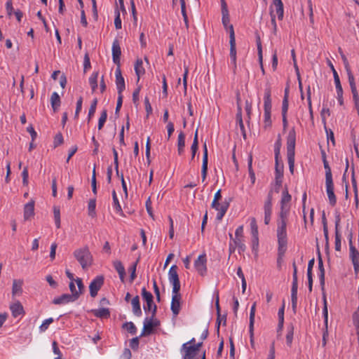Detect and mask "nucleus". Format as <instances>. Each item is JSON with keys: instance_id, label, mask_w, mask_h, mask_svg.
<instances>
[{"instance_id": "nucleus-1", "label": "nucleus", "mask_w": 359, "mask_h": 359, "mask_svg": "<svg viewBox=\"0 0 359 359\" xmlns=\"http://www.w3.org/2000/svg\"><path fill=\"white\" fill-rule=\"evenodd\" d=\"M296 143V133L294 128H292L287 137V157L290 171L292 173L294 165V149Z\"/></svg>"}, {"instance_id": "nucleus-2", "label": "nucleus", "mask_w": 359, "mask_h": 359, "mask_svg": "<svg viewBox=\"0 0 359 359\" xmlns=\"http://www.w3.org/2000/svg\"><path fill=\"white\" fill-rule=\"evenodd\" d=\"M74 256L83 269H88L93 264V256L87 246L74 250Z\"/></svg>"}, {"instance_id": "nucleus-3", "label": "nucleus", "mask_w": 359, "mask_h": 359, "mask_svg": "<svg viewBox=\"0 0 359 359\" xmlns=\"http://www.w3.org/2000/svg\"><path fill=\"white\" fill-rule=\"evenodd\" d=\"M157 307L156 305L154 306L153 311L151 312V316L150 318H146L144 321L143 330L140 334V337L150 334L153 329L158 327L160 325V321L155 318Z\"/></svg>"}, {"instance_id": "nucleus-4", "label": "nucleus", "mask_w": 359, "mask_h": 359, "mask_svg": "<svg viewBox=\"0 0 359 359\" xmlns=\"http://www.w3.org/2000/svg\"><path fill=\"white\" fill-rule=\"evenodd\" d=\"M346 70L348 75L349 85L351 89V93L353 94V100L354 102L355 107L357 110L358 116H359V95L356 88L355 79L351 70L349 64L346 65Z\"/></svg>"}, {"instance_id": "nucleus-5", "label": "nucleus", "mask_w": 359, "mask_h": 359, "mask_svg": "<svg viewBox=\"0 0 359 359\" xmlns=\"http://www.w3.org/2000/svg\"><path fill=\"white\" fill-rule=\"evenodd\" d=\"M290 213L286 211H280L277 220V237H287V224Z\"/></svg>"}, {"instance_id": "nucleus-6", "label": "nucleus", "mask_w": 359, "mask_h": 359, "mask_svg": "<svg viewBox=\"0 0 359 359\" xmlns=\"http://www.w3.org/2000/svg\"><path fill=\"white\" fill-rule=\"evenodd\" d=\"M168 280L172 285V293H177L180 290V282L177 273V266L172 265L168 271Z\"/></svg>"}, {"instance_id": "nucleus-7", "label": "nucleus", "mask_w": 359, "mask_h": 359, "mask_svg": "<svg viewBox=\"0 0 359 359\" xmlns=\"http://www.w3.org/2000/svg\"><path fill=\"white\" fill-rule=\"evenodd\" d=\"M349 257L353 265L355 273L357 274L359 272V252L353 244L352 234L351 233L349 238Z\"/></svg>"}, {"instance_id": "nucleus-8", "label": "nucleus", "mask_w": 359, "mask_h": 359, "mask_svg": "<svg viewBox=\"0 0 359 359\" xmlns=\"http://www.w3.org/2000/svg\"><path fill=\"white\" fill-rule=\"evenodd\" d=\"M104 284V277L102 276H97L90 283L89 290L90 294L92 297H95L98 291L100 290Z\"/></svg>"}, {"instance_id": "nucleus-9", "label": "nucleus", "mask_w": 359, "mask_h": 359, "mask_svg": "<svg viewBox=\"0 0 359 359\" xmlns=\"http://www.w3.org/2000/svg\"><path fill=\"white\" fill-rule=\"evenodd\" d=\"M206 262L207 259L205 254L199 255L197 259L194 262V267L196 270L202 276H204L207 273Z\"/></svg>"}, {"instance_id": "nucleus-10", "label": "nucleus", "mask_w": 359, "mask_h": 359, "mask_svg": "<svg viewBox=\"0 0 359 359\" xmlns=\"http://www.w3.org/2000/svg\"><path fill=\"white\" fill-rule=\"evenodd\" d=\"M181 301L182 296L180 292L177 293H172V301L170 305V309L174 316H177L181 309Z\"/></svg>"}, {"instance_id": "nucleus-11", "label": "nucleus", "mask_w": 359, "mask_h": 359, "mask_svg": "<svg viewBox=\"0 0 359 359\" xmlns=\"http://www.w3.org/2000/svg\"><path fill=\"white\" fill-rule=\"evenodd\" d=\"M142 296L143 299L146 302V304L144 305L143 308L144 311H153L154 306V297L150 292H148L145 287L142 289Z\"/></svg>"}, {"instance_id": "nucleus-12", "label": "nucleus", "mask_w": 359, "mask_h": 359, "mask_svg": "<svg viewBox=\"0 0 359 359\" xmlns=\"http://www.w3.org/2000/svg\"><path fill=\"white\" fill-rule=\"evenodd\" d=\"M325 187L329 203L332 206H334L337 203V198L334 192L333 180H325Z\"/></svg>"}, {"instance_id": "nucleus-13", "label": "nucleus", "mask_w": 359, "mask_h": 359, "mask_svg": "<svg viewBox=\"0 0 359 359\" xmlns=\"http://www.w3.org/2000/svg\"><path fill=\"white\" fill-rule=\"evenodd\" d=\"M180 351L182 353L183 359H194L198 353L194 346H188V343L182 344Z\"/></svg>"}, {"instance_id": "nucleus-14", "label": "nucleus", "mask_w": 359, "mask_h": 359, "mask_svg": "<svg viewBox=\"0 0 359 359\" xmlns=\"http://www.w3.org/2000/svg\"><path fill=\"white\" fill-rule=\"evenodd\" d=\"M291 201V196L285 189L282 193V198L280 200V211H286V213H290Z\"/></svg>"}, {"instance_id": "nucleus-15", "label": "nucleus", "mask_w": 359, "mask_h": 359, "mask_svg": "<svg viewBox=\"0 0 359 359\" xmlns=\"http://www.w3.org/2000/svg\"><path fill=\"white\" fill-rule=\"evenodd\" d=\"M78 299V294H64L53 300L54 304H65L76 301Z\"/></svg>"}, {"instance_id": "nucleus-16", "label": "nucleus", "mask_w": 359, "mask_h": 359, "mask_svg": "<svg viewBox=\"0 0 359 359\" xmlns=\"http://www.w3.org/2000/svg\"><path fill=\"white\" fill-rule=\"evenodd\" d=\"M112 60L113 62L118 66L120 67V57L121 55V50L119 42L117 39H115L112 43Z\"/></svg>"}, {"instance_id": "nucleus-17", "label": "nucleus", "mask_w": 359, "mask_h": 359, "mask_svg": "<svg viewBox=\"0 0 359 359\" xmlns=\"http://www.w3.org/2000/svg\"><path fill=\"white\" fill-rule=\"evenodd\" d=\"M115 76H116V85L118 90V94H122L123 91L125 90V80L121 74V71L120 67H117L115 71Z\"/></svg>"}, {"instance_id": "nucleus-18", "label": "nucleus", "mask_w": 359, "mask_h": 359, "mask_svg": "<svg viewBox=\"0 0 359 359\" xmlns=\"http://www.w3.org/2000/svg\"><path fill=\"white\" fill-rule=\"evenodd\" d=\"M229 206V203L227 201H224L222 203H219V201H217V205L215 206H211L212 208L215 209L217 211V219L222 220L224 215L226 214Z\"/></svg>"}, {"instance_id": "nucleus-19", "label": "nucleus", "mask_w": 359, "mask_h": 359, "mask_svg": "<svg viewBox=\"0 0 359 359\" xmlns=\"http://www.w3.org/2000/svg\"><path fill=\"white\" fill-rule=\"evenodd\" d=\"M208 154L206 144L203 145V163L201 169V177L202 181L204 182L207 177L208 173Z\"/></svg>"}, {"instance_id": "nucleus-20", "label": "nucleus", "mask_w": 359, "mask_h": 359, "mask_svg": "<svg viewBox=\"0 0 359 359\" xmlns=\"http://www.w3.org/2000/svg\"><path fill=\"white\" fill-rule=\"evenodd\" d=\"M334 81L336 86L337 99L340 105L344 104L343 100V89L340 83L339 76L337 71H334Z\"/></svg>"}, {"instance_id": "nucleus-21", "label": "nucleus", "mask_w": 359, "mask_h": 359, "mask_svg": "<svg viewBox=\"0 0 359 359\" xmlns=\"http://www.w3.org/2000/svg\"><path fill=\"white\" fill-rule=\"evenodd\" d=\"M230 57H236L235 33L233 25L229 26Z\"/></svg>"}, {"instance_id": "nucleus-22", "label": "nucleus", "mask_w": 359, "mask_h": 359, "mask_svg": "<svg viewBox=\"0 0 359 359\" xmlns=\"http://www.w3.org/2000/svg\"><path fill=\"white\" fill-rule=\"evenodd\" d=\"M324 305L323 309V314L324 317V321H325V330L323 332V346H325L326 344V337L328 336L327 332V320H328V311H327V301L325 297H324Z\"/></svg>"}, {"instance_id": "nucleus-23", "label": "nucleus", "mask_w": 359, "mask_h": 359, "mask_svg": "<svg viewBox=\"0 0 359 359\" xmlns=\"http://www.w3.org/2000/svg\"><path fill=\"white\" fill-rule=\"evenodd\" d=\"M283 176V165H279V162L278 161V164L276 163V184L277 188L276 189V191H279V188L282 184V178Z\"/></svg>"}, {"instance_id": "nucleus-24", "label": "nucleus", "mask_w": 359, "mask_h": 359, "mask_svg": "<svg viewBox=\"0 0 359 359\" xmlns=\"http://www.w3.org/2000/svg\"><path fill=\"white\" fill-rule=\"evenodd\" d=\"M34 214V201H31L24 207V218L25 220L29 219Z\"/></svg>"}, {"instance_id": "nucleus-25", "label": "nucleus", "mask_w": 359, "mask_h": 359, "mask_svg": "<svg viewBox=\"0 0 359 359\" xmlns=\"http://www.w3.org/2000/svg\"><path fill=\"white\" fill-rule=\"evenodd\" d=\"M10 309L14 318H17L18 316L24 313L23 306L19 301H17L16 302L11 304L10 306Z\"/></svg>"}, {"instance_id": "nucleus-26", "label": "nucleus", "mask_w": 359, "mask_h": 359, "mask_svg": "<svg viewBox=\"0 0 359 359\" xmlns=\"http://www.w3.org/2000/svg\"><path fill=\"white\" fill-rule=\"evenodd\" d=\"M271 90L269 88H266L264 92V112H271Z\"/></svg>"}, {"instance_id": "nucleus-27", "label": "nucleus", "mask_w": 359, "mask_h": 359, "mask_svg": "<svg viewBox=\"0 0 359 359\" xmlns=\"http://www.w3.org/2000/svg\"><path fill=\"white\" fill-rule=\"evenodd\" d=\"M240 101H241V98L238 95V97H237L238 113L236 114V118L238 122L239 127L242 131L243 135L244 138H245L246 135H245L244 124H243V119H242V109H241V107L240 106Z\"/></svg>"}, {"instance_id": "nucleus-28", "label": "nucleus", "mask_w": 359, "mask_h": 359, "mask_svg": "<svg viewBox=\"0 0 359 359\" xmlns=\"http://www.w3.org/2000/svg\"><path fill=\"white\" fill-rule=\"evenodd\" d=\"M340 222L339 215H337L335 221V250L339 251L341 250V235L338 231V226Z\"/></svg>"}, {"instance_id": "nucleus-29", "label": "nucleus", "mask_w": 359, "mask_h": 359, "mask_svg": "<svg viewBox=\"0 0 359 359\" xmlns=\"http://www.w3.org/2000/svg\"><path fill=\"white\" fill-rule=\"evenodd\" d=\"M276 8V13L278 15V19L282 20L284 15L283 4L281 0L273 1V5Z\"/></svg>"}, {"instance_id": "nucleus-30", "label": "nucleus", "mask_w": 359, "mask_h": 359, "mask_svg": "<svg viewBox=\"0 0 359 359\" xmlns=\"http://www.w3.org/2000/svg\"><path fill=\"white\" fill-rule=\"evenodd\" d=\"M135 72L137 76V82H139L140 76L145 74V69L143 67V61L142 59H137L135 64Z\"/></svg>"}, {"instance_id": "nucleus-31", "label": "nucleus", "mask_w": 359, "mask_h": 359, "mask_svg": "<svg viewBox=\"0 0 359 359\" xmlns=\"http://www.w3.org/2000/svg\"><path fill=\"white\" fill-rule=\"evenodd\" d=\"M113 266H114V269H116V271L118 272V273L119 275L120 280L122 282H124L126 271H125V268H124L123 264L121 263V262L119 260H116L113 262Z\"/></svg>"}, {"instance_id": "nucleus-32", "label": "nucleus", "mask_w": 359, "mask_h": 359, "mask_svg": "<svg viewBox=\"0 0 359 359\" xmlns=\"http://www.w3.org/2000/svg\"><path fill=\"white\" fill-rule=\"evenodd\" d=\"M23 281L22 280H13L12 287V295H20L22 292Z\"/></svg>"}, {"instance_id": "nucleus-33", "label": "nucleus", "mask_w": 359, "mask_h": 359, "mask_svg": "<svg viewBox=\"0 0 359 359\" xmlns=\"http://www.w3.org/2000/svg\"><path fill=\"white\" fill-rule=\"evenodd\" d=\"M50 104H51L53 110L55 112L57 111L60 106V104H61L60 97L57 93L53 92L52 93L51 97H50Z\"/></svg>"}, {"instance_id": "nucleus-34", "label": "nucleus", "mask_w": 359, "mask_h": 359, "mask_svg": "<svg viewBox=\"0 0 359 359\" xmlns=\"http://www.w3.org/2000/svg\"><path fill=\"white\" fill-rule=\"evenodd\" d=\"M278 243V255L283 256L287 250V237H277Z\"/></svg>"}, {"instance_id": "nucleus-35", "label": "nucleus", "mask_w": 359, "mask_h": 359, "mask_svg": "<svg viewBox=\"0 0 359 359\" xmlns=\"http://www.w3.org/2000/svg\"><path fill=\"white\" fill-rule=\"evenodd\" d=\"M133 306V312L136 316H140L142 315V310L140 307V298L138 296H135L131 301Z\"/></svg>"}, {"instance_id": "nucleus-36", "label": "nucleus", "mask_w": 359, "mask_h": 359, "mask_svg": "<svg viewBox=\"0 0 359 359\" xmlns=\"http://www.w3.org/2000/svg\"><path fill=\"white\" fill-rule=\"evenodd\" d=\"M185 135L183 132H180L177 139V151L179 155H182L184 151Z\"/></svg>"}, {"instance_id": "nucleus-37", "label": "nucleus", "mask_w": 359, "mask_h": 359, "mask_svg": "<svg viewBox=\"0 0 359 359\" xmlns=\"http://www.w3.org/2000/svg\"><path fill=\"white\" fill-rule=\"evenodd\" d=\"M215 306L217 310V321H216V326H217V334L219 332V318L221 317L220 313V306H219V292H216L215 294Z\"/></svg>"}, {"instance_id": "nucleus-38", "label": "nucleus", "mask_w": 359, "mask_h": 359, "mask_svg": "<svg viewBox=\"0 0 359 359\" xmlns=\"http://www.w3.org/2000/svg\"><path fill=\"white\" fill-rule=\"evenodd\" d=\"M93 314L100 318H107L110 316V312L108 309L101 308L93 311Z\"/></svg>"}, {"instance_id": "nucleus-39", "label": "nucleus", "mask_w": 359, "mask_h": 359, "mask_svg": "<svg viewBox=\"0 0 359 359\" xmlns=\"http://www.w3.org/2000/svg\"><path fill=\"white\" fill-rule=\"evenodd\" d=\"M264 214H272V191H269L264 205Z\"/></svg>"}, {"instance_id": "nucleus-40", "label": "nucleus", "mask_w": 359, "mask_h": 359, "mask_svg": "<svg viewBox=\"0 0 359 359\" xmlns=\"http://www.w3.org/2000/svg\"><path fill=\"white\" fill-rule=\"evenodd\" d=\"M232 243L238 248V252L240 254L241 252H243L245 250V245L244 243V238H243L235 237L233 239V242Z\"/></svg>"}, {"instance_id": "nucleus-41", "label": "nucleus", "mask_w": 359, "mask_h": 359, "mask_svg": "<svg viewBox=\"0 0 359 359\" xmlns=\"http://www.w3.org/2000/svg\"><path fill=\"white\" fill-rule=\"evenodd\" d=\"M96 200L95 198L90 199L88 205V215L93 218L96 217Z\"/></svg>"}, {"instance_id": "nucleus-42", "label": "nucleus", "mask_w": 359, "mask_h": 359, "mask_svg": "<svg viewBox=\"0 0 359 359\" xmlns=\"http://www.w3.org/2000/svg\"><path fill=\"white\" fill-rule=\"evenodd\" d=\"M281 146H282L281 137H280V135H278V139L274 144L275 160H276V164H278V160L279 158Z\"/></svg>"}, {"instance_id": "nucleus-43", "label": "nucleus", "mask_w": 359, "mask_h": 359, "mask_svg": "<svg viewBox=\"0 0 359 359\" xmlns=\"http://www.w3.org/2000/svg\"><path fill=\"white\" fill-rule=\"evenodd\" d=\"M269 14L271 17V24L272 26V32L274 35L277 34V25L276 22V15L274 14L273 8L272 6H270L269 8Z\"/></svg>"}, {"instance_id": "nucleus-44", "label": "nucleus", "mask_w": 359, "mask_h": 359, "mask_svg": "<svg viewBox=\"0 0 359 359\" xmlns=\"http://www.w3.org/2000/svg\"><path fill=\"white\" fill-rule=\"evenodd\" d=\"M255 311H256V302H255L252 304V306H251V309H250V325H249V329H250V332H252V331H253Z\"/></svg>"}, {"instance_id": "nucleus-45", "label": "nucleus", "mask_w": 359, "mask_h": 359, "mask_svg": "<svg viewBox=\"0 0 359 359\" xmlns=\"http://www.w3.org/2000/svg\"><path fill=\"white\" fill-rule=\"evenodd\" d=\"M222 24L226 29H229V26L231 25H229L230 19H229L228 9H225V8H224L223 11H222Z\"/></svg>"}, {"instance_id": "nucleus-46", "label": "nucleus", "mask_w": 359, "mask_h": 359, "mask_svg": "<svg viewBox=\"0 0 359 359\" xmlns=\"http://www.w3.org/2000/svg\"><path fill=\"white\" fill-rule=\"evenodd\" d=\"M97 78L98 72H93L89 78V84L91 87L92 91L95 92L97 87Z\"/></svg>"}, {"instance_id": "nucleus-47", "label": "nucleus", "mask_w": 359, "mask_h": 359, "mask_svg": "<svg viewBox=\"0 0 359 359\" xmlns=\"http://www.w3.org/2000/svg\"><path fill=\"white\" fill-rule=\"evenodd\" d=\"M112 198H113V207L116 210V211L120 214L123 213V210L121 208V206L120 205V203L118 201V199L116 196V191L114 190L112 191Z\"/></svg>"}, {"instance_id": "nucleus-48", "label": "nucleus", "mask_w": 359, "mask_h": 359, "mask_svg": "<svg viewBox=\"0 0 359 359\" xmlns=\"http://www.w3.org/2000/svg\"><path fill=\"white\" fill-rule=\"evenodd\" d=\"M294 335V327L292 325H290L287 327V334H286V342L288 346H290L292 342Z\"/></svg>"}, {"instance_id": "nucleus-49", "label": "nucleus", "mask_w": 359, "mask_h": 359, "mask_svg": "<svg viewBox=\"0 0 359 359\" xmlns=\"http://www.w3.org/2000/svg\"><path fill=\"white\" fill-rule=\"evenodd\" d=\"M53 214L55 226L57 229H59L60 228V210L59 207H53Z\"/></svg>"}, {"instance_id": "nucleus-50", "label": "nucleus", "mask_w": 359, "mask_h": 359, "mask_svg": "<svg viewBox=\"0 0 359 359\" xmlns=\"http://www.w3.org/2000/svg\"><path fill=\"white\" fill-rule=\"evenodd\" d=\"M257 51H258V57H259V61L260 63L261 69H262L263 74H264V69L263 64H262V60H263L262 48V43H261L259 38L258 39V40L257 41Z\"/></svg>"}, {"instance_id": "nucleus-51", "label": "nucleus", "mask_w": 359, "mask_h": 359, "mask_svg": "<svg viewBox=\"0 0 359 359\" xmlns=\"http://www.w3.org/2000/svg\"><path fill=\"white\" fill-rule=\"evenodd\" d=\"M180 4H181V12L183 16V19L186 25V27H189V22H188V17L186 12V6H185V1L184 0H180Z\"/></svg>"}, {"instance_id": "nucleus-52", "label": "nucleus", "mask_w": 359, "mask_h": 359, "mask_svg": "<svg viewBox=\"0 0 359 359\" xmlns=\"http://www.w3.org/2000/svg\"><path fill=\"white\" fill-rule=\"evenodd\" d=\"M287 90H285V96L282 104V115H287L288 110V99H287Z\"/></svg>"}, {"instance_id": "nucleus-53", "label": "nucleus", "mask_w": 359, "mask_h": 359, "mask_svg": "<svg viewBox=\"0 0 359 359\" xmlns=\"http://www.w3.org/2000/svg\"><path fill=\"white\" fill-rule=\"evenodd\" d=\"M325 169V180H332V170L327 160L323 161Z\"/></svg>"}, {"instance_id": "nucleus-54", "label": "nucleus", "mask_w": 359, "mask_h": 359, "mask_svg": "<svg viewBox=\"0 0 359 359\" xmlns=\"http://www.w3.org/2000/svg\"><path fill=\"white\" fill-rule=\"evenodd\" d=\"M107 118V110H103L98 121V130H101Z\"/></svg>"}, {"instance_id": "nucleus-55", "label": "nucleus", "mask_w": 359, "mask_h": 359, "mask_svg": "<svg viewBox=\"0 0 359 359\" xmlns=\"http://www.w3.org/2000/svg\"><path fill=\"white\" fill-rule=\"evenodd\" d=\"M123 327L126 329L132 334H135L137 332V328L133 322L125 323L123 325Z\"/></svg>"}, {"instance_id": "nucleus-56", "label": "nucleus", "mask_w": 359, "mask_h": 359, "mask_svg": "<svg viewBox=\"0 0 359 359\" xmlns=\"http://www.w3.org/2000/svg\"><path fill=\"white\" fill-rule=\"evenodd\" d=\"M264 128L267 129L271 126V112H264Z\"/></svg>"}, {"instance_id": "nucleus-57", "label": "nucleus", "mask_w": 359, "mask_h": 359, "mask_svg": "<svg viewBox=\"0 0 359 359\" xmlns=\"http://www.w3.org/2000/svg\"><path fill=\"white\" fill-rule=\"evenodd\" d=\"M97 104V100L95 98L93 100L89 111H88V120H90L95 114Z\"/></svg>"}, {"instance_id": "nucleus-58", "label": "nucleus", "mask_w": 359, "mask_h": 359, "mask_svg": "<svg viewBox=\"0 0 359 359\" xmlns=\"http://www.w3.org/2000/svg\"><path fill=\"white\" fill-rule=\"evenodd\" d=\"M252 156H250L249 159H248V171H249V175L251 178L252 182L255 183V175L252 170Z\"/></svg>"}, {"instance_id": "nucleus-59", "label": "nucleus", "mask_w": 359, "mask_h": 359, "mask_svg": "<svg viewBox=\"0 0 359 359\" xmlns=\"http://www.w3.org/2000/svg\"><path fill=\"white\" fill-rule=\"evenodd\" d=\"M53 322V318H47L46 319L43 323L41 325V326L39 327V330H40V332H45L48 326Z\"/></svg>"}, {"instance_id": "nucleus-60", "label": "nucleus", "mask_w": 359, "mask_h": 359, "mask_svg": "<svg viewBox=\"0 0 359 359\" xmlns=\"http://www.w3.org/2000/svg\"><path fill=\"white\" fill-rule=\"evenodd\" d=\"M116 16L114 19V25L116 29H121V20L120 18V12L118 9L115 11Z\"/></svg>"}, {"instance_id": "nucleus-61", "label": "nucleus", "mask_w": 359, "mask_h": 359, "mask_svg": "<svg viewBox=\"0 0 359 359\" xmlns=\"http://www.w3.org/2000/svg\"><path fill=\"white\" fill-rule=\"evenodd\" d=\"M91 186H92V191H93V194H97V187H96L95 166H94L93 170Z\"/></svg>"}, {"instance_id": "nucleus-62", "label": "nucleus", "mask_w": 359, "mask_h": 359, "mask_svg": "<svg viewBox=\"0 0 359 359\" xmlns=\"http://www.w3.org/2000/svg\"><path fill=\"white\" fill-rule=\"evenodd\" d=\"M252 233L254 237H255L256 240L257 241V234H258V230H257V226L256 224V220L255 218L252 219L251 223H250Z\"/></svg>"}, {"instance_id": "nucleus-63", "label": "nucleus", "mask_w": 359, "mask_h": 359, "mask_svg": "<svg viewBox=\"0 0 359 359\" xmlns=\"http://www.w3.org/2000/svg\"><path fill=\"white\" fill-rule=\"evenodd\" d=\"M297 289H298V280H297V279H292L291 296L297 297Z\"/></svg>"}, {"instance_id": "nucleus-64", "label": "nucleus", "mask_w": 359, "mask_h": 359, "mask_svg": "<svg viewBox=\"0 0 359 359\" xmlns=\"http://www.w3.org/2000/svg\"><path fill=\"white\" fill-rule=\"evenodd\" d=\"M353 325L356 328V332H359V313H354L353 315Z\"/></svg>"}]
</instances>
